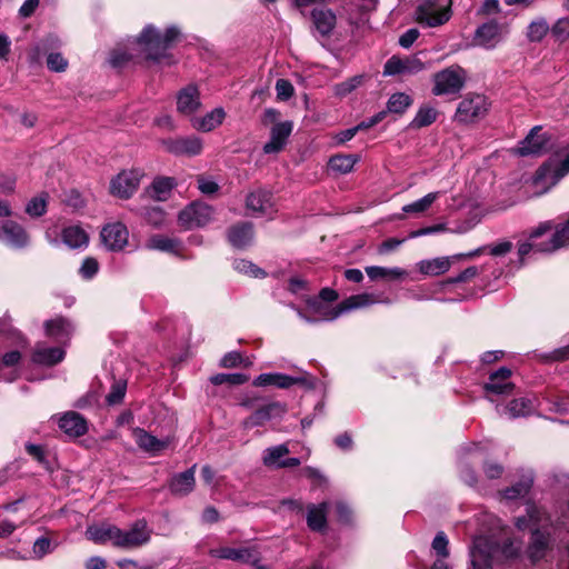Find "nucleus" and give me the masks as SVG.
I'll return each mask as SVG.
<instances>
[{
	"label": "nucleus",
	"mask_w": 569,
	"mask_h": 569,
	"mask_svg": "<svg viewBox=\"0 0 569 569\" xmlns=\"http://www.w3.org/2000/svg\"><path fill=\"white\" fill-rule=\"evenodd\" d=\"M290 452L287 445H279L274 447H270L264 450L263 453V463L266 466H277L279 467L280 459L287 456Z\"/></svg>",
	"instance_id": "obj_45"
},
{
	"label": "nucleus",
	"mask_w": 569,
	"mask_h": 569,
	"mask_svg": "<svg viewBox=\"0 0 569 569\" xmlns=\"http://www.w3.org/2000/svg\"><path fill=\"white\" fill-rule=\"evenodd\" d=\"M286 412V406L280 402H271L258 408L249 416L243 425L246 428L263 426L267 421L280 417Z\"/></svg>",
	"instance_id": "obj_18"
},
{
	"label": "nucleus",
	"mask_w": 569,
	"mask_h": 569,
	"mask_svg": "<svg viewBox=\"0 0 569 569\" xmlns=\"http://www.w3.org/2000/svg\"><path fill=\"white\" fill-rule=\"evenodd\" d=\"M312 20L317 30L323 36L329 34L336 26V14L329 9L313 10Z\"/></svg>",
	"instance_id": "obj_33"
},
{
	"label": "nucleus",
	"mask_w": 569,
	"mask_h": 569,
	"mask_svg": "<svg viewBox=\"0 0 569 569\" xmlns=\"http://www.w3.org/2000/svg\"><path fill=\"white\" fill-rule=\"evenodd\" d=\"M548 149V139L541 133V127L532 128L529 134L520 142L518 153L520 156L541 154Z\"/></svg>",
	"instance_id": "obj_14"
},
{
	"label": "nucleus",
	"mask_w": 569,
	"mask_h": 569,
	"mask_svg": "<svg viewBox=\"0 0 569 569\" xmlns=\"http://www.w3.org/2000/svg\"><path fill=\"white\" fill-rule=\"evenodd\" d=\"M501 39V29L498 22L489 21L477 28L475 32L476 44L486 49L495 48Z\"/></svg>",
	"instance_id": "obj_20"
},
{
	"label": "nucleus",
	"mask_w": 569,
	"mask_h": 569,
	"mask_svg": "<svg viewBox=\"0 0 569 569\" xmlns=\"http://www.w3.org/2000/svg\"><path fill=\"white\" fill-rule=\"evenodd\" d=\"M210 380L216 386L223 383L242 385L248 381V377L243 373H218L212 376Z\"/></svg>",
	"instance_id": "obj_49"
},
{
	"label": "nucleus",
	"mask_w": 569,
	"mask_h": 569,
	"mask_svg": "<svg viewBox=\"0 0 569 569\" xmlns=\"http://www.w3.org/2000/svg\"><path fill=\"white\" fill-rule=\"evenodd\" d=\"M358 161L359 157L356 154H338L330 158L329 167L336 172L349 173Z\"/></svg>",
	"instance_id": "obj_39"
},
{
	"label": "nucleus",
	"mask_w": 569,
	"mask_h": 569,
	"mask_svg": "<svg viewBox=\"0 0 569 569\" xmlns=\"http://www.w3.org/2000/svg\"><path fill=\"white\" fill-rule=\"evenodd\" d=\"M308 306L316 315L315 317H316V319H318V321H322V320L330 321L331 320V319L326 318V312H327V310H335V307L331 308L329 306H326L323 302H321L317 298L308 300Z\"/></svg>",
	"instance_id": "obj_56"
},
{
	"label": "nucleus",
	"mask_w": 569,
	"mask_h": 569,
	"mask_svg": "<svg viewBox=\"0 0 569 569\" xmlns=\"http://www.w3.org/2000/svg\"><path fill=\"white\" fill-rule=\"evenodd\" d=\"M213 208L204 202L196 201L179 213V222L187 229L203 227L212 220Z\"/></svg>",
	"instance_id": "obj_7"
},
{
	"label": "nucleus",
	"mask_w": 569,
	"mask_h": 569,
	"mask_svg": "<svg viewBox=\"0 0 569 569\" xmlns=\"http://www.w3.org/2000/svg\"><path fill=\"white\" fill-rule=\"evenodd\" d=\"M194 470L196 465L190 469L173 476L169 483L170 491L177 496H187L190 493L196 485Z\"/></svg>",
	"instance_id": "obj_26"
},
{
	"label": "nucleus",
	"mask_w": 569,
	"mask_h": 569,
	"mask_svg": "<svg viewBox=\"0 0 569 569\" xmlns=\"http://www.w3.org/2000/svg\"><path fill=\"white\" fill-rule=\"evenodd\" d=\"M451 0H420L416 9V20L427 27L446 23L451 16Z\"/></svg>",
	"instance_id": "obj_3"
},
{
	"label": "nucleus",
	"mask_w": 569,
	"mask_h": 569,
	"mask_svg": "<svg viewBox=\"0 0 569 569\" xmlns=\"http://www.w3.org/2000/svg\"><path fill=\"white\" fill-rule=\"evenodd\" d=\"M423 62L416 57L401 59L393 56L385 63L383 74L396 76L405 73H417L423 70Z\"/></svg>",
	"instance_id": "obj_17"
},
{
	"label": "nucleus",
	"mask_w": 569,
	"mask_h": 569,
	"mask_svg": "<svg viewBox=\"0 0 569 569\" xmlns=\"http://www.w3.org/2000/svg\"><path fill=\"white\" fill-rule=\"evenodd\" d=\"M277 98L286 101L293 96L295 89L292 83L287 79H278L276 82Z\"/></svg>",
	"instance_id": "obj_54"
},
{
	"label": "nucleus",
	"mask_w": 569,
	"mask_h": 569,
	"mask_svg": "<svg viewBox=\"0 0 569 569\" xmlns=\"http://www.w3.org/2000/svg\"><path fill=\"white\" fill-rule=\"evenodd\" d=\"M511 373L509 368L502 367L489 376L488 382L483 386L488 400L493 401V395H509L512 392L515 385L510 381Z\"/></svg>",
	"instance_id": "obj_9"
},
{
	"label": "nucleus",
	"mask_w": 569,
	"mask_h": 569,
	"mask_svg": "<svg viewBox=\"0 0 569 569\" xmlns=\"http://www.w3.org/2000/svg\"><path fill=\"white\" fill-rule=\"evenodd\" d=\"M489 102L483 94L469 93L458 104L455 121L463 124L473 123L485 118Z\"/></svg>",
	"instance_id": "obj_4"
},
{
	"label": "nucleus",
	"mask_w": 569,
	"mask_h": 569,
	"mask_svg": "<svg viewBox=\"0 0 569 569\" xmlns=\"http://www.w3.org/2000/svg\"><path fill=\"white\" fill-rule=\"evenodd\" d=\"M47 67L53 72H63L68 68V60L59 52H52L47 58Z\"/></svg>",
	"instance_id": "obj_53"
},
{
	"label": "nucleus",
	"mask_w": 569,
	"mask_h": 569,
	"mask_svg": "<svg viewBox=\"0 0 569 569\" xmlns=\"http://www.w3.org/2000/svg\"><path fill=\"white\" fill-rule=\"evenodd\" d=\"M200 107L199 90L196 86L189 84L181 89L177 97V110L189 116L196 112Z\"/></svg>",
	"instance_id": "obj_22"
},
{
	"label": "nucleus",
	"mask_w": 569,
	"mask_h": 569,
	"mask_svg": "<svg viewBox=\"0 0 569 569\" xmlns=\"http://www.w3.org/2000/svg\"><path fill=\"white\" fill-rule=\"evenodd\" d=\"M152 530L143 519L134 521L127 529L112 523H100L90 526L86 530V537L94 543H111L122 550H133L147 545Z\"/></svg>",
	"instance_id": "obj_1"
},
{
	"label": "nucleus",
	"mask_w": 569,
	"mask_h": 569,
	"mask_svg": "<svg viewBox=\"0 0 569 569\" xmlns=\"http://www.w3.org/2000/svg\"><path fill=\"white\" fill-rule=\"evenodd\" d=\"M137 445L144 451L156 453L167 448V442L159 440L154 436L148 433L146 430L137 428L133 431Z\"/></svg>",
	"instance_id": "obj_31"
},
{
	"label": "nucleus",
	"mask_w": 569,
	"mask_h": 569,
	"mask_svg": "<svg viewBox=\"0 0 569 569\" xmlns=\"http://www.w3.org/2000/svg\"><path fill=\"white\" fill-rule=\"evenodd\" d=\"M179 241L162 234H154L150 237L147 242L146 247L151 250H159L164 252H177L179 249Z\"/></svg>",
	"instance_id": "obj_38"
},
{
	"label": "nucleus",
	"mask_w": 569,
	"mask_h": 569,
	"mask_svg": "<svg viewBox=\"0 0 569 569\" xmlns=\"http://www.w3.org/2000/svg\"><path fill=\"white\" fill-rule=\"evenodd\" d=\"M531 486H532V478L527 477L526 479L517 482L516 485L511 486L510 488H507L503 491V497L509 500L525 497L529 492Z\"/></svg>",
	"instance_id": "obj_46"
},
{
	"label": "nucleus",
	"mask_w": 569,
	"mask_h": 569,
	"mask_svg": "<svg viewBox=\"0 0 569 569\" xmlns=\"http://www.w3.org/2000/svg\"><path fill=\"white\" fill-rule=\"evenodd\" d=\"M144 219L152 226L158 227L164 221V212L160 207L144 209Z\"/></svg>",
	"instance_id": "obj_57"
},
{
	"label": "nucleus",
	"mask_w": 569,
	"mask_h": 569,
	"mask_svg": "<svg viewBox=\"0 0 569 569\" xmlns=\"http://www.w3.org/2000/svg\"><path fill=\"white\" fill-rule=\"evenodd\" d=\"M329 502L323 501L319 505H309L307 507V525L312 531L322 532L327 529V512Z\"/></svg>",
	"instance_id": "obj_25"
},
{
	"label": "nucleus",
	"mask_w": 569,
	"mask_h": 569,
	"mask_svg": "<svg viewBox=\"0 0 569 569\" xmlns=\"http://www.w3.org/2000/svg\"><path fill=\"white\" fill-rule=\"evenodd\" d=\"M143 177V170L138 168L119 172L110 182L111 194L120 199L131 198Z\"/></svg>",
	"instance_id": "obj_6"
},
{
	"label": "nucleus",
	"mask_w": 569,
	"mask_h": 569,
	"mask_svg": "<svg viewBox=\"0 0 569 569\" xmlns=\"http://www.w3.org/2000/svg\"><path fill=\"white\" fill-rule=\"evenodd\" d=\"M58 426L69 438H79L87 433V420L76 411H67L58 418Z\"/></svg>",
	"instance_id": "obj_13"
},
{
	"label": "nucleus",
	"mask_w": 569,
	"mask_h": 569,
	"mask_svg": "<svg viewBox=\"0 0 569 569\" xmlns=\"http://www.w3.org/2000/svg\"><path fill=\"white\" fill-rule=\"evenodd\" d=\"M174 186L173 178L160 177L153 180L152 184L147 189V192L151 198L158 201H164L169 198Z\"/></svg>",
	"instance_id": "obj_32"
},
{
	"label": "nucleus",
	"mask_w": 569,
	"mask_h": 569,
	"mask_svg": "<svg viewBox=\"0 0 569 569\" xmlns=\"http://www.w3.org/2000/svg\"><path fill=\"white\" fill-rule=\"evenodd\" d=\"M253 238L252 224L250 222H240L232 226L228 231V239L233 247L243 248L248 246Z\"/></svg>",
	"instance_id": "obj_29"
},
{
	"label": "nucleus",
	"mask_w": 569,
	"mask_h": 569,
	"mask_svg": "<svg viewBox=\"0 0 569 569\" xmlns=\"http://www.w3.org/2000/svg\"><path fill=\"white\" fill-rule=\"evenodd\" d=\"M131 59V56H129L126 52L113 50L110 54L109 62L114 68H122L126 66L127 62H129Z\"/></svg>",
	"instance_id": "obj_63"
},
{
	"label": "nucleus",
	"mask_w": 569,
	"mask_h": 569,
	"mask_svg": "<svg viewBox=\"0 0 569 569\" xmlns=\"http://www.w3.org/2000/svg\"><path fill=\"white\" fill-rule=\"evenodd\" d=\"M3 240L7 244L21 249L28 246L29 236L27 231L18 222L8 220L1 227Z\"/></svg>",
	"instance_id": "obj_21"
},
{
	"label": "nucleus",
	"mask_w": 569,
	"mask_h": 569,
	"mask_svg": "<svg viewBox=\"0 0 569 569\" xmlns=\"http://www.w3.org/2000/svg\"><path fill=\"white\" fill-rule=\"evenodd\" d=\"M505 411L510 418L528 416L533 411V401L529 398L513 399L507 405Z\"/></svg>",
	"instance_id": "obj_37"
},
{
	"label": "nucleus",
	"mask_w": 569,
	"mask_h": 569,
	"mask_svg": "<svg viewBox=\"0 0 569 569\" xmlns=\"http://www.w3.org/2000/svg\"><path fill=\"white\" fill-rule=\"evenodd\" d=\"M291 131L292 122L290 121L274 124L270 131V140L263 146V152L266 154L280 152L284 148Z\"/></svg>",
	"instance_id": "obj_19"
},
{
	"label": "nucleus",
	"mask_w": 569,
	"mask_h": 569,
	"mask_svg": "<svg viewBox=\"0 0 569 569\" xmlns=\"http://www.w3.org/2000/svg\"><path fill=\"white\" fill-rule=\"evenodd\" d=\"M366 272L371 280L379 279H399L406 274V271L400 268H386L371 266L366 268Z\"/></svg>",
	"instance_id": "obj_40"
},
{
	"label": "nucleus",
	"mask_w": 569,
	"mask_h": 569,
	"mask_svg": "<svg viewBox=\"0 0 569 569\" xmlns=\"http://www.w3.org/2000/svg\"><path fill=\"white\" fill-rule=\"evenodd\" d=\"M432 549L437 552L441 558H446L449 555L448 551V539L446 535L440 531L436 535L432 541Z\"/></svg>",
	"instance_id": "obj_59"
},
{
	"label": "nucleus",
	"mask_w": 569,
	"mask_h": 569,
	"mask_svg": "<svg viewBox=\"0 0 569 569\" xmlns=\"http://www.w3.org/2000/svg\"><path fill=\"white\" fill-rule=\"evenodd\" d=\"M548 31H549V26L545 20H542V19L536 20L529 24L528 31H527V37L530 41L538 42L545 38V36L548 33Z\"/></svg>",
	"instance_id": "obj_47"
},
{
	"label": "nucleus",
	"mask_w": 569,
	"mask_h": 569,
	"mask_svg": "<svg viewBox=\"0 0 569 569\" xmlns=\"http://www.w3.org/2000/svg\"><path fill=\"white\" fill-rule=\"evenodd\" d=\"M362 81H363V76H355L352 78H349L346 81L337 83L333 87L335 94L338 97H346L347 94H349L353 90H356L362 83Z\"/></svg>",
	"instance_id": "obj_48"
},
{
	"label": "nucleus",
	"mask_w": 569,
	"mask_h": 569,
	"mask_svg": "<svg viewBox=\"0 0 569 569\" xmlns=\"http://www.w3.org/2000/svg\"><path fill=\"white\" fill-rule=\"evenodd\" d=\"M27 452L32 456L38 462L43 465L46 469H49V462L47 461L43 448L41 446L28 443L26 446Z\"/></svg>",
	"instance_id": "obj_62"
},
{
	"label": "nucleus",
	"mask_w": 569,
	"mask_h": 569,
	"mask_svg": "<svg viewBox=\"0 0 569 569\" xmlns=\"http://www.w3.org/2000/svg\"><path fill=\"white\" fill-rule=\"evenodd\" d=\"M247 209L259 216H272L276 212L272 194L266 190H256L248 194Z\"/></svg>",
	"instance_id": "obj_15"
},
{
	"label": "nucleus",
	"mask_w": 569,
	"mask_h": 569,
	"mask_svg": "<svg viewBox=\"0 0 569 569\" xmlns=\"http://www.w3.org/2000/svg\"><path fill=\"white\" fill-rule=\"evenodd\" d=\"M197 182L199 190L204 194H213L219 190V186L216 181L203 176H198Z\"/></svg>",
	"instance_id": "obj_61"
},
{
	"label": "nucleus",
	"mask_w": 569,
	"mask_h": 569,
	"mask_svg": "<svg viewBox=\"0 0 569 569\" xmlns=\"http://www.w3.org/2000/svg\"><path fill=\"white\" fill-rule=\"evenodd\" d=\"M548 526L549 525H545L543 528H536L532 530L530 542L527 548V556L531 562L541 560L550 549L551 541Z\"/></svg>",
	"instance_id": "obj_10"
},
{
	"label": "nucleus",
	"mask_w": 569,
	"mask_h": 569,
	"mask_svg": "<svg viewBox=\"0 0 569 569\" xmlns=\"http://www.w3.org/2000/svg\"><path fill=\"white\" fill-rule=\"evenodd\" d=\"M128 229L121 222L109 223L101 230L102 242L112 251L122 250L128 242Z\"/></svg>",
	"instance_id": "obj_12"
},
{
	"label": "nucleus",
	"mask_w": 569,
	"mask_h": 569,
	"mask_svg": "<svg viewBox=\"0 0 569 569\" xmlns=\"http://www.w3.org/2000/svg\"><path fill=\"white\" fill-rule=\"evenodd\" d=\"M433 81L432 93L435 96L455 94L463 88L466 73L461 67L451 66L437 72Z\"/></svg>",
	"instance_id": "obj_5"
},
{
	"label": "nucleus",
	"mask_w": 569,
	"mask_h": 569,
	"mask_svg": "<svg viewBox=\"0 0 569 569\" xmlns=\"http://www.w3.org/2000/svg\"><path fill=\"white\" fill-rule=\"evenodd\" d=\"M437 117H438V111L435 108L429 107V106H423L418 110L416 117L413 118V120L410 123V127L413 129H420L423 127H428L437 120Z\"/></svg>",
	"instance_id": "obj_41"
},
{
	"label": "nucleus",
	"mask_w": 569,
	"mask_h": 569,
	"mask_svg": "<svg viewBox=\"0 0 569 569\" xmlns=\"http://www.w3.org/2000/svg\"><path fill=\"white\" fill-rule=\"evenodd\" d=\"M166 151L174 156L194 157L201 153L203 143L199 137L167 139L162 141Z\"/></svg>",
	"instance_id": "obj_8"
},
{
	"label": "nucleus",
	"mask_w": 569,
	"mask_h": 569,
	"mask_svg": "<svg viewBox=\"0 0 569 569\" xmlns=\"http://www.w3.org/2000/svg\"><path fill=\"white\" fill-rule=\"evenodd\" d=\"M64 355L62 347L37 345L32 352V361L38 365L54 366L63 360Z\"/></svg>",
	"instance_id": "obj_24"
},
{
	"label": "nucleus",
	"mask_w": 569,
	"mask_h": 569,
	"mask_svg": "<svg viewBox=\"0 0 569 569\" xmlns=\"http://www.w3.org/2000/svg\"><path fill=\"white\" fill-rule=\"evenodd\" d=\"M127 383L124 381H117L111 386L110 392L107 395L106 400L108 405H118L124 398Z\"/></svg>",
	"instance_id": "obj_51"
},
{
	"label": "nucleus",
	"mask_w": 569,
	"mask_h": 569,
	"mask_svg": "<svg viewBox=\"0 0 569 569\" xmlns=\"http://www.w3.org/2000/svg\"><path fill=\"white\" fill-rule=\"evenodd\" d=\"M527 512L528 518L519 517L516 520V527L519 530H525L527 528L533 530L536 528H543L545 525L550 523V518L546 515V512L536 506L528 507Z\"/></svg>",
	"instance_id": "obj_27"
},
{
	"label": "nucleus",
	"mask_w": 569,
	"mask_h": 569,
	"mask_svg": "<svg viewBox=\"0 0 569 569\" xmlns=\"http://www.w3.org/2000/svg\"><path fill=\"white\" fill-rule=\"evenodd\" d=\"M236 562L251 565L257 569H270L268 566L260 565V552L256 546L236 548Z\"/></svg>",
	"instance_id": "obj_36"
},
{
	"label": "nucleus",
	"mask_w": 569,
	"mask_h": 569,
	"mask_svg": "<svg viewBox=\"0 0 569 569\" xmlns=\"http://www.w3.org/2000/svg\"><path fill=\"white\" fill-rule=\"evenodd\" d=\"M300 379L284 373H261L253 380L256 387L276 386L281 389H288L298 383Z\"/></svg>",
	"instance_id": "obj_28"
},
{
	"label": "nucleus",
	"mask_w": 569,
	"mask_h": 569,
	"mask_svg": "<svg viewBox=\"0 0 569 569\" xmlns=\"http://www.w3.org/2000/svg\"><path fill=\"white\" fill-rule=\"evenodd\" d=\"M99 270V263L94 258H86L80 268V274L84 279H91Z\"/></svg>",
	"instance_id": "obj_60"
},
{
	"label": "nucleus",
	"mask_w": 569,
	"mask_h": 569,
	"mask_svg": "<svg viewBox=\"0 0 569 569\" xmlns=\"http://www.w3.org/2000/svg\"><path fill=\"white\" fill-rule=\"evenodd\" d=\"M43 326L46 336L62 346L68 345L74 330L71 321L61 316L47 320Z\"/></svg>",
	"instance_id": "obj_11"
},
{
	"label": "nucleus",
	"mask_w": 569,
	"mask_h": 569,
	"mask_svg": "<svg viewBox=\"0 0 569 569\" xmlns=\"http://www.w3.org/2000/svg\"><path fill=\"white\" fill-rule=\"evenodd\" d=\"M569 244V219L556 228L549 242L537 246L539 252H553Z\"/></svg>",
	"instance_id": "obj_30"
},
{
	"label": "nucleus",
	"mask_w": 569,
	"mask_h": 569,
	"mask_svg": "<svg viewBox=\"0 0 569 569\" xmlns=\"http://www.w3.org/2000/svg\"><path fill=\"white\" fill-rule=\"evenodd\" d=\"M438 197L439 192H430L422 197L421 199L403 206L402 211L406 213L415 214L423 213L431 207V204L438 199Z\"/></svg>",
	"instance_id": "obj_43"
},
{
	"label": "nucleus",
	"mask_w": 569,
	"mask_h": 569,
	"mask_svg": "<svg viewBox=\"0 0 569 569\" xmlns=\"http://www.w3.org/2000/svg\"><path fill=\"white\" fill-rule=\"evenodd\" d=\"M180 31L170 27L162 34L153 26H147L138 38V43L146 53L147 59L161 62L168 59L167 50L179 38Z\"/></svg>",
	"instance_id": "obj_2"
},
{
	"label": "nucleus",
	"mask_w": 569,
	"mask_h": 569,
	"mask_svg": "<svg viewBox=\"0 0 569 569\" xmlns=\"http://www.w3.org/2000/svg\"><path fill=\"white\" fill-rule=\"evenodd\" d=\"M378 302L371 293H359L351 296L335 307V310H327V319H337L340 315L359 308H365Z\"/></svg>",
	"instance_id": "obj_16"
},
{
	"label": "nucleus",
	"mask_w": 569,
	"mask_h": 569,
	"mask_svg": "<svg viewBox=\"0 0 569 569\" xmlns=\"http://www.w3.org/2000/svg\"><path fill=\"white\" fill-rule=\"evenodd\" d=\"M224 116L223 109L217 108L206 114L194 127L204 132L211 131L222 123Z\"/></svg>",
	"instance_id": "obj_42"
},
{
	"label": "nucleus",
	"mask_w": 569,
	"mask_h": 569,
	"mask_svg": "<svg viewBox=\"0 0 569 569\" xmlns=\"http://www.w3.org/2000/svg\"><path fill=\"white\" fill-rule=\"evenodd\" d=\"M47 201L43 197H36L29 201L26 211L32 217H40L46 212Z\"/></svg>",
	"instance_id": "obj_55"
},
{
	"label": "nucleus",
	"mask_w": 569,
	"mask_h": 569,
	"mask_svg": "<svg viewBox=\"0 0 569 569\" xmlns=\"http://www.w3.org/2000/svg\"><path fill=\"white\" fill-rule=\"evenodd\" d=\"M62 240L68 247L77 249L86 247L88 244L89 237L82 228L78 226H70L63 229Z\"/></svg>",
	"instance_id": "obj_34"
},
{
	"label": "nucleus",
	"mask_w": 569,
	"mask_h": 569,
	"mask_svg": "<svg viewBox=\"0 0 569 569\" xmlns=\"http://www.w3.org/2000/svg\"><path fill=\"white\" fill-rule=\"evenodd\" d=\"M521 549V542L516 539H507L502 547H501V553L507 559H512L519 556Z\"/></svg>",
	"instance_id": "obj_58"
},
{
	"label": "nucleus",
	"mask_w": 569,
	"mask_h": 569,
	"mask_svg": "<svg viewBox=\"0 0 569 569\" xmlns=\"http://www.w3.org/2000/svg\"><path fill=\"white\" fill-rule=\"evenodd\" d=\"M208 555L216 559L236 561L237 551L233 547L219 546L210 548Z\"/></svg>",
	"instance_id": "obj_52"
},
{
	"label": "nucleus",
	"mask_w": 569,
	"mask_h": 569,
	"mask_svg": "<svg viewBox=\"0 0 569 569\" xmlns=\"http://www.w3.org/2000/svg\"><path fill=\"white\" fill-rule=\"evenodd\" d=\"M51 542L48 538L41 537L33 543V553L37 558H42L50 551Z\"/></svg>",
	"instance_id": "obj_64"
},
{
	"label": "nucleus",
	"mask_w": 569,
	"mask_h": 569,
	"mask_svg": "<svg viewBox=\"0 0 569 569\" xmlns=\"http://www.w3.org/2000/svg\"><path fill=\"white\" fill-rule=\"evenodd\" d=\"M470 557L473 569H491L492 556L487 539L478 538L473 541Z\"/></svg>",
	"instance_id": "obj_23"
},
{
	"label": "nucleus",
	"mask_w": 569,
	"mask_h": 569,
	"mask_svg": "<svg viewBox=\"0 0 569 569\" xmlns=\"http://www.w3.org/2000/svg\"><path fill=\"white\" fill-rule=\"evenodd\" d=\"M233 267L237 271L253 278H263L266 276V272L262 269L244 259L236 260Z\"/></svg>",
	"instance_id": "obj_50"
},
{
	"label": "nucleus",
	"mask_w": 569,
	"mask_h": 569,
	"mask_svg": "<svg viewBox=\"0 0 569 569\" xmlns=\"http://www.w3.org/2000/svg\"><path fill=\"white\" fill-rule=\"evenodd\" d=\"M411 103L412 99L410 96L402 92L393 93L387 102V111L401 114L411 106Z\"/></svg>",
	"instance_id": "obj_44"
},
{
	"label": "nucleus",
	"mask_w": 569,
	"mask_h": 569,
	"mask_svg": "<svg viewBox=\"0 0 569 569\" xmlns=\"http://www.w3.org/2000/svg\"><path fill=\"white\" fill-rule=\"evenodd\" d=\"M451 262L447 257L422 260L419 263V271L427 276H440L449 270Z\"/></svg>",
	"instance_id": "obj_35"
}]
</instances>
